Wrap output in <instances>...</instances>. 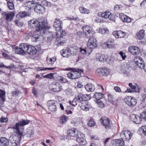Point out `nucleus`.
Instances as JSON below:
<instances>
[{
    "label": "nucleus",
    "mask_w": 146,
    "mask_h": 146,
    "mask_svg": "<svg viewBox=\"0 0 146 146\" xmlns=\"http://www.w3.org/2000/svg\"><path fill=\"white\" fill-rule=\"evenodd\" d=\"M29 122V120L22 119L18 123L15 124V125L13 127V128L14 132L20 137L15 135H11L9 138L10 142H13L16 141L17 142L20 140L21 136L23 135L24 126L28 124Z\"/></svg>",
    "instance_id": "1"
},
{
    "label": "nucleus",
    "mask_w": 146,
    "mask_h": 146,
    "mask_svg": "<svg viewBox=\"0 0 146 146\" xmlns=\"http://www.w3.org/2000/svg\"><path fill=\"white\" fill-rule=\"evenodd\" d=\"M29 26L30 28H35L37 31H42L46 27L47 25L46 19L44 17H41L38 21L33 19L28 22Z\"/></svg>",
    "instance_id": "2"
},
{
    "label": "nucleus",
    "mask_w": 146,
    "mask_h": 146,
    "mask_svg": "<svg viewBox=\"0 0 146 146\" xmlns=\"http://www.w3.org/2000/svg\"><path fill=\"white\" fill-rule=\"evenodd\" d=\"M37 4L34 8L35 11L41 13L45 11V6H49L50 3L45 0H33Z\"/></svg>",
    "instance_id": "3"
},
{
    "label": "nucleus",
    "mask_w": 146,
    "mask_h": 146,
    "mask_svg": "<svg viewBox=\"0 0 146 146\" xmlns=\"http://www.w3.org/2000/svg\"><path fill=\"white\" fill-rule=\"evenodd\" d=\"M63 23L61 20L59 19H56L54 22L53 27L57 31L56 33L58 36H61L64 34L65 32L62 30V26Z\"/></svg>",
    "instance_id": "4"
},
{
    "label": "nucleus",
    "mask_w": 146,
    "mask_h": 146,
    "mask_svg": "<svg viewBox=\"0 0 146 146\" xmlns=\"http://www.w3.org/2000/svg\"><path fill=\"white\" fill-rule=\"evenodd\" d=\"M83 70L80 69H74L67 74L68 77L71 79H75L80 77Z\"/></svg>",
    "instance_id": "5"
},
{
    "label": "nucleus",
    "mask_w": 146,
    "mask_h": 146,
    "mask_svg": "<svg viewBox=\"0 0 146 146\" xmlns=\"http://www.w3.org/2000/svg\"><path fill=\"white\" fill-rule=\"evenodd\" d=\"M29 46L26 43L21 44L19 45V48L16 49V53L19 54H26L27 53Z\"/></svg>",
    "instance_id": "6"
},
{
    "label": "nucleus",
    "mask_w": 146,
    "mask_h": 146,
    "mask_svg": "<svg viewBox=\"0 0 146 146\" xmlns=\"http://www.w3.org/2000/svg\"><path fill=\"white\" fill-rule=\"evenodd\" d=\"M124 101L129 107L131 108L135 106L137 103L136 99L131 96H128L125 98Z\"/></svg>",
    "instance_id": "7"
},
{
    "label": "nucleus",
    "mask_w": 146,
    "mask_h": 146,
    "mask_svg": "<svg viewBox=\"0 0 146 146\" xmlns=\"http://www.w3.org/2000/svg\"><path fill=\"white\" fill-rule=\"evenodd\" d=\"M83 33L87 36H93L95 33L94 31L89 26L85 25L82 28Z\"/></svg>",
    "instance_id": "8"
},
{
    "label": "nucleus",
    "mask_w": 146,
    "mask_h": 146,
    "mask_svg": "<svg viewBox=\"0 0 146 146\" xmlns=\"http://www.w3.org/2000/svg\"><path fill=\"white\" fill-rule=\"evenodd\" d=\"M132 135V133L130 131L125 130L121 132L120 134V136L121 139L122 140L128 141L131 139Z\"/></svg>",
    "instance_id": "9"
},
{
    "label": "nucleus",
    "mask_w": 146,
    "mask_h": 146,
    "mask_svg": "<svg viewBox=\"0 0 146 146\" xmlns=\"http://www.w3.org/2000/svg\"><path fill=\"white\" fill-rule=\"evenodd\" d=\"M64 34L62 35H61L58 36L56 34L53 35L52 37L53 38H56V44L57 46H59L63 45L66 43V39L64 37H62Z\"/></svg>",
    "instance_id": "10"
},
{
    "label": "nucleus",
    "mask_w": 146,
    "mask_h": 146,
    "mask_svg": "<svg viewBox=\"0 0 146 146\" xmlns=\"http://www.w3.org/2000/svg\"><path fill=\"white\" fill-rule=\"evenodd\" d=\"M109 69L106 68H99L96 70V73L100 76H107L110 74Z\"/></svg>",
    "instance_id": "11"
},
{
    "label": "nucleus",
    "mask_w": 146,
    "mask_h": 146,
    "mask_svg": "<svg viewBox=\"0 0 146 146\" xmlns=\"http://www.w3.org/2000/svg\"><path fill=\"white\" fill-rule=\"evenodd\" d=\"M96 58L97 61L102 62L108 61L109 60L108 56L100 53L96 54Z\"/></svg>",
    "instance_id": "12"
},
{
    "label": "nucleus",
    "mask_w": 146,
    "mask_h": 146,
    "mask_svg": "<svg viewBox=\"0 0 146 146\" xmlns=\"http://www.w3.org/2000/svg\"><path fill=\"white\" fill-rule=\"evenodd\" d=\"M100 120L101 123L106 129H109L110 128L111 123L108 118L106 117H102Z\"/></svg>",
    "instance_id": "13"
},
{
    "label": "nucleus",
    "mask_w": 146,
    "mask_h": 146,
    "mask_svg": "<svg viewBox=\"0 0 146 146\" xmlns=\"http://www.w3.org/2000/svg\"><path fill=\"white\" fill-rule=\"evenodd\" d=\"M97 40L93 37H91L89 39L87 42V46L90 49H94L97 46Z\"/></svg>",
    "instance_id": "14"
},
{
    "label": "nucleus",
    "mask_w": 146,
    "mask_h": 146,
    "mask_svg": "<svg viewBox=\"0 0 146 146\" xmlns=\"http://www.w3.org/2000/svg\"><path fill=\"white\" fill-rule=\"evenodd\" d=\"M2 15L5 17V20L8 21H10L12 20L15 16L14 13L13 12L8 11L3 12Z\"/></svg>",
    "instance_id": "15"
},
{
    "label": "nucleus",
    "mask_w": 146,
    "mask_h": 146,
    "mask_svg": "<svg viewBox=\"0 0 146 146\" xmlns=\"http://www.w3.org/2000/svg\"><path fill=\"white\" fill-rule=\"evenodd\" d=\"M50 88L52 91L58 92L61 90V85L58 82H54L50 85Z\"/></svg>",
    "instance_id": "16"
},
{
    "label": "nucleus",
    "mask_w": 146,
    "mask_h": 146,
    "mask_svg": "<svg viewBox=\"0 0 146 146\" xmlns=\"http://www.w3.org/2000/svg\"><path fill=\"white\" fill-rule=\"evenodd\" d=\"M41 31H37L36 29L35 31H31L30 32L29 35L32 37V39L33 41H37V40L39 38L40 33L41 32Z\"/></svg>",
    "instance_id": "17"
},
{
    "label": "nucleus",
    "mask_w": 146,
    "mask_h": 146,
    "mask_svg": "<svg viewBox=\"0 0 146 146\" xmlns=\"http://www.w3.org/2000/svg\"><path fill=\"white\" fill-rule=\"evenodd\" d=\"M47 104L48 109L50 111L53 112L56 110V102L54 100H49L47 102Z\"/></svg>",
    "instance_id": "18"
},
{
    "label": "nucleus",
    "mask_w": 146,
    "mask_h": 146,
    "mask_svg": "<svg viewBox=\"0 0 146 146\" xmlns=\"http://www.w3.org/2000/svg\"><path fill=\"white\" fill-rule=\"evenodd\" d=\"M134 61L136 64L141 69L143 68L144 66V63L142 58L139 56H136L134 58Z\"/></svg>",
    "instance_id": "19"
},
{
    "label": "nucleus",
    "mask_w": 146,
    "mask_h": 146,
    "mask_svg": "<svg viewBox=\"0 0 146 146\" xmlns=\"http://www.w3.org/2000/svg\"><path fill=\"white\" fill-rule=\"evenodd\" d=\"M131 120L137 124H139L141 123L142 118L140 117L135 115H132L130 116Z\"/></svg>",
    "instance_id": "20"
},
{
    "label": "nucleus",
    "mask_w": 146,
    "mask_h": 146,
    "mask_svg": "<svg viewBox=\"0 0 146 146\" xmlns=\"http://www.w3.org/2000/svg\"><path fill=\"white\" fill-rule=\"evenodd\" d=\"M61 53L62 56L64 57H68L72 54L71 50L69 48L63 49L61 51Z\"/></svg>",
    "instance_id": "21"
},
{
    "label": "nucleus",
    "mask_w": 146,
    "mask_h": 146,
    "mask_svg": "<svg viewBox=\"0 0 146 146\" xmlns=\"http://www.w3.org/2000/svg\"><path fill=\"white\" fill-rule=\"evenodd\" d=\"M129 51L134 55L138 54L139 52V49L136 46H130L128 48Z\"/></svg>",
    "instance_id": "22"
},
{
    "label": "nucleus",
    "mask_w": 146,
    "mask_h": 146,
    "mask_svg": "<svg viewBox=\"0 0 146 146\" xmlns=\"http://www.w3.org/2000/svg\"><path fill=\"white\" fill-rule=\"evenodd\" d=\"M82 104L81 108L84 111H88L91 108L90 104L87 101H85Z\"/></svg>",
    "instance_id": "23"
},
{
    "label": "nucleus",
    "mask_w": 146,
    "mask_h": 146,
    "mask_svg": "<svg viewBox=\"0 0 146 146\" xmlns=\"http://www.w3.org/2000/svg\"><path fill=\"white\" fill-rule=\"evenodd\" d=\"M113 34L117 38H123L125 35V33L121 30L114 31Z\"/></svg>",
    "instance_id": "24"
},
{
    "label": "nucleus",
    "mask_w": 146,
    "mask_h": 146,
    "mask_svg": "<svg viewBox=\"0 0 146 146\" xmlns=\"http://www.w3.org/2000/svg\"><path fill=\"white\" fill-rule=\"evenodd\" d=\"M35 5V4L32 1H27L25 4V8L30 13V10Z\"/></svg>",
    "instance_id": "25"
},
{
    "label": "nucleus",
    "mask_w": 146,
    "mask_h": 146,
    "mask_svg": "<svg viewBox=\"0 0 146 146\" xmlns=\"http://www.w3.org/2000/svg\"><path fill=\"white\" fill-rule=\"evenodd\" d=\"M78 133V131L75 128L69 129L67 131L68 135L72 137H77Z\"/></svg>",
    "instance_id": "26"
},
{
    "label": "nucleus",
    "mask_w": 146,
    "mask_h": 146,
    "mask_svg": "<svg viewBox=\"0 0 146 146\" xmlns=\"http://www.w3.org/2000/svg\"><path fill=\"white\" fill-rule=\"evenodd\" d=\"M119 17L123 22L130 23L131 21V18L123 13L119 14Z\"/></svg>",
    "instance_id": "27"
},
{
    "label": "nucleus",
    "mask_w": 146,
    "mask_h": 146,
    "mask_svg": "<svg viewBox=\"0 0 146 146\" xmlns=\"http://www.w3.org/2000/svg\"><path fill=\"white\" fill-rule=\"evenodd\" d=\"M37 52L36 49L33 46L29 45L27 53L31 55H35Z\"/></svg>",
    "instance_id": "28"
},
{
    "label": "nucleus",
    "mask_w": 146,
    "mask_h": 146,
    "mask_svg": "<svg viewBox=\"0 0 146 146\" xmlns=\"http://www.w3.org/2000/svg\"><path fill=\"white\" fill-rule=\"evenodd\" d=\"M97 32L103 35L108 34L109 31L106 28L103 27H99L96 30Z\"/></svg>",
    "instance_id": "29"
},
{
    "label": "nucleus",
    "mask_w": 146,
    "mask_h": 146,
    "mask_svg": "<svg viewBox=\"0 0 146 146\" xmlns=\"http://www.w3.org/2000/svg\"><path fill=\"white\" fill-rule=\"evenodd\" d=\"M145 36L144 31L142 30L137 33L136 36V38L138 40H141L143 39Z\"/></svg>",
    "instance_id": "30"
},
{
    "label": "nucleus",
    "mask_w": 146,
    "mask_h": 146,
    "mask_svg": "<svg viewBox=\"0 0 146 146\" xmlns=\"http://www.w3.org/2000/svg\"><path fill=\"white\" fill-rule=\"evenodd\" d=\"M110 15V12L109 11L105 12H100L98 13V16L105 18H107Z\"/></svg>",
    "instance_id": "31"
},
{
    "label": "nucleus",
    "mask_w": 146,
    "mask_h": 146,
    "mask_svg": "<svg viewBox=\"0 0 146 146\" xmlns=\"http://www.w3.org/2000/svg\"><path fill=\"white\" fill-rule=\"evenodd\" d=\"M85 88L88 92H93L95 89L94 86L91 83H88L85 86Z\"/></svg>",
    "instance_id": "32"
},
{
    "label": "nucleus",
    "mask_w": 146,
    "mask_h": 146,
    "mask_svg": "<svg viewBox=\"0 0 146 146\" xmlns=\"http://www.w3.org/2000/svg\"><path fill=\"white\" fill-rule=\"evenodd\" d=\"M0 141L2 146H8L9 145V140L5 137L0 138Z\"/></svg>",
    "instance_id": "33"
},
{
    "label": "nucleus",
    "mask_w": 146,
    "mask_h": 146,
    "mask_svg": "<svg viewBox=\"0 0 146 146\" xmlns=\"http://www.w3.org/2000/svg\"><path fill=\"white\" fill-rule=\"evenodd\" d=\"M68 120V117L64 115L60 118V123L61 124H65L66 123Z\"/></svg>",
    "instance_id": "34"
},
{
    "label": "nucleus",
    "mask_w": 146,
    "mask_h": 146,
    "mask_svg": "<svg viewBox=\"0 0 146 146\" xmlns=\"http://www.w3.org/2000/svg\"><path fill=\"white\" fill-rule=\"evenodd\" d=\"M124 145V141L119 139L116 140L113 143V146H123Z\"/></svg>",
    "instance_id": "35"
},
{
    "label": "nucleus",
    "mask_w": 146,
    "mask_h": 146,
    "mask_svg": "<svg viewBox=\"0 0 146 146\" xmlns=\"http://www.w3.org/2000/svg\"><path fill=\"white\" fill-rule=\"evenodd\" d=\"M56 60V58L55 57H52L49 58H47V64L50 66H52Z\"/></svg>",
    "instance_id": "36"
},
{
    "label": "nucleus",
    "mask_w": 146,
    "mask_h": 146,
    "mask_svg": "<svg viewBox=\"0 0 146 146\" xmlns=\"http://www.w3.org/2000/svg\"><path fill=\"white\" fill-rule=\"evenodd\" d=\"M77 141L80 145H85L86 144V141L85 139L82 137H77L76 139Z\"/></svg>",
    "instance_id": "37"
},
{
    "label": "nucleus",
    "mask_w": 146,
    "mask_h": 146,
    "mask_svg": "<svg viewBox=\"0 0 146 146\" xmlns=\"http://www.w3.org/2000/svg\"><path fill=\"white\" fill-rule=\"evenodd\" d=\"M103 94L101 93H96L94 95L93 97L97 101L100 100L102 98Z\"/></svg>",
    "instance_id": "38"
},
{
    "label": "nucleus",
    "mask_w": 146,
    "mask_h": 146,
    "mask_svg": "<svg viewBox=\"0 0 146 146\" xmlns=\"http://www.w3.org/2000/svg\"><path fill=\"white\" fill-rule=\"evenodd\" d=\"M30 14V13L29 12L27 13L25 12H20L19 14L17 15V16L18 17H20L21 18L24 17L27 15H29Z\"/></svg>",
    "instance_id": "39"
},
{
    "label": "nucleus",
    "mask_w": 146,
    "mask_h": 146,
    "mask_svg": "<svg viewBox=\"0 0 146 146\" xmlns=\"http://www.w3.org/2000/svg\"><path fill=\"white\" fill-rule=\"evenodd\" d=\"M74 98L78 103H80L82 104L85 101L83 100V96L81 94L76 96Z\"/></svg>",
    "instance_id": "40"
},
{
    "label": "nucleus",
    "mask_w": 146,
    "mask_h": 146,
    "mask_svg": "<svg viewBox=\"0 0 146 146\" xmlns=\"http://www.w3.org/2000/svg\"><path fill=\"white\" fill-rule=\"evenodd\" d=\"M139 132L144 135H146V126H142L138 130Z\"/></svg>",
    "instance_id": "41"
},
{
    "label": "nucleus",
    "mask_w": 146,
    "mask_h": 146,
    "mask_svg": "<svg viewBox=\"0 0 146 146\" xmlns=\"http://www.w3.org/2000/svg\"><path fill=\"white\" fill-rule=\"evenodd\" d=\"M79 10L80 13H82L88 14L90 13V11L89 10L83 7H80Z\"/></svg>",
    "instance_id": "42"
},
{
    "label": "nucleus",
    "mask_w": 146,
    "mask_h": 146,
    "mask_svg": "<svg viewBox=\"0 0 146 146\" xmlns=\"http://www.w3.org/2000/svg\"><path fill=\"white\" fill-rule=\"evenodd\" d=\"M114 42L113 40H110L107 42L106 43L107 46L108 48H111L114 46Z\"/></svg>",
    "instance_id": "43"
},
{
    "label": "nucleus",
    "mask_w": 146,
    "mask_h": 146,
    "mask_svg": "<svg viewBox=\"0 0 146 146\" xmlns=\"http://www.w3.org/2000/svg\"><path fill=\"white\" fill-rule=\"evenodd\" d=\"M5 92L4 91L0 90V98L3 102L5 101Z\"/></svg>",
    "instance_id": "44"
},
{
    "label": "nucleus",
    "mask_w": 146,
    "mask_h": 146,
    "mask_svg": "<svg viewBox=\"0 0 146 146\" xmlns=\"http://www.w3.org/2000/svg\"><path fill=\"white\" fill-rule=\"evenodd\" d=\"M95 124V122L92 119H90L89 120L87 123V125L90 127H94Z\"/></svg>",
    "instance_id": "45"
},
{
    "label": "nucleus",
    "mask_w": 146,
    "mask_h": 146,
    "mask_svg": "<svg viewBox=\"0 0 146 146\" xmlns=\"http://www.w3.org/2000/svg\"><path fill=\"white\" fill-rule=\"evenodd\" d=\"M12 95L13 96H19L22 94L21 92L18 90L12 92L11 93Z\"/></svg>",
    "instance_id": "46"
},
{
    "label": "nucleus",
    "mask_w": 146,
    "mask_h": 146,
    "mask_svg": "<svg viewBox=\"0 0 146 146\" xmlns=\"http://www.w3.org/2000/svg\"><path fill=\"white\" fill-rule=\"evenodd\" d=\"M141 117L142 119L146 120V108L140 114Z\"/></svg>",
    "instance_id": "47"
},
{
    "label": "nucleus",
    "mask_w": 146,
    "mask_h": 146,
    "mask_svg": "<svg viewBox=\"0 0 146 146\" xmlns=\"http://www.w3.org/2000/svg\"><path fill=\"white\" fill-rule=\"evenodd\" d=\"M78 48L76 46H75L74 48H72V50H71V52H72V55L73 56L76 55L78 53Z\"/></svg>",
    "instance_id": "48"
},
{
    "label": "nucleus",
    "mask_w": 146,
    "mask_h": 146,
    "mask_svg": "<svg viewBox=\"0 0 146 146\" xmlns=\"http://www.w3.org/2000/svg\"><path fill=\"white\" fill-rule=\"evenodd\" d=\"M96 102L98 105V106L100 108H102L104 106V103L100 100H97Z\"/></svg>",
    "instance_id": "49"
},
{
    "label": "nucleus",
    "mask_w": 146,
    "mask_h": 146,
    "mask_svg": "<svg viewBox=\"0 0 146 146\" xmlns=\"http://www.w3.org/2000/svg\"><path fill=\"white\" fill-rule=\"evenodd\" d=\"M12 2L13 1L8 2L7 3L8 7L10 10H13L14 8V4L12 3Z\"/></svg>",
    "instance_id": "50"
},
{
    "label": "nucleus",
    "mask_w": 146,
    "mask_h": 146,
    "mask_svg": "<svg viewBox=\"0 0 146 146\" xmlns=\"http://www.w3.org/2000/svg\"><path fill=\"white\" fill-rule=\"evenodd\" d=\"M70 104L74 106H75L78 103L76 100H75V98L72 101H70Z\"/></svg>",
    "instance_id": "51"
},
{
    "label": "nucleus",
    "mask_w": 146,
    "mask_h": 146,
    "mask_svg": "<svg viewBox=\"0 0 146 146\" xmlns=\"http://www.w3.org/2000/svg\"><path fill=\"white\" fill-rule=\"evenodd\" d=\"M26 134L27 136L29 137H31L33 135L32 130L31 129H28L27 131Z\"/></svg>",
    "instance_id": "52"
},
{
    "label": "nucleus",
    "mask_w": 146,
    "mask_h": 146,
    "mask_svg": "<svg viewBox=\"0 0 146 146\" xmlns=\"http://www.w3.org/2000/svg\"><path fill=\"white\" fill-rule=\"evenodd\" d=\"M69 20H73L75 21H79L80 20L79 18L76 16H71L69 18Z\"/></svg>",
    "instance_id": "53"
},
{
    "label": "nucleus",
    "mask_w": 146,
    "mask_h": 146,
    "mask_svg": "<svg viewBox=\"0 0 146 146\" xmlns=\"http://www.w3.org/2000/svg\"><path fill=\"white\" fill-rule=\"evenodd\" d=\"M77 35L79 37L82 38L85 35L84 33H82L81 31H78L77 33Z\"/></svg>",
    "instance_id": "54"
},
{
    "label": "nucleus",
    "mask_w": 146,
    "mask_h": 146,
    "mask_svg": "<svg viewBox=\"0 0 146 146\" xmlns=\"http://www.w3.org/2000/svg\"><path fill=\"white\" fill-rule=\"evenodd\" d=\"M79 122L77 121L76 119H74L71 121V123L72 124H74L75 125L77 126L80 123H79Z\"/></svg>",
    "instance_id": "55"
},
{
    "label": "nucleus",
    "mask_w": 146,
    "mask_h": 146,
    "mask_svg": "<svg viewBox=\"0 0 146 146\" xmlns=\"http://www.w3.org/2000/svg\"><path fill=\"white\" fill-rule=\"evenodd\" d=\"M108 18L110 19V20L114 21H115V19L114 18V16L113 14H112L110 12V15L109 16V17Z\"/></svg>",
    "instance_id": "56"
},
{
    "label": "nucleus",
    "mask_w": 146,
    "mask_h": 146,
    "mask_svg": "<svg viewBox=\"0 0 146 146\" xmlns=\"http://www.w3.org/2000/svg\"><path fill=\"white\" fill-rule=\"evenodd\" d=\"M20 140L19 141H18L17 142L16 141H14L13 142H11V143L12 146H19V143Z\"/></svg>",
    "instance_id": "57"
},
{
    "label": "nucleus",
    "mask_w": 146,
    "mask_h": 146,
    "mask_svg": "<svg viewBox=\"0 0 146 146\" xmlns=\"http://www.w3.org/2000/svg\"><path fill=\"white\" fill-rule=\"evenodd\" d=\"M53 77V75L52 74L50 73L48 74L45 76H43V78H46L51 79Z\"/></svg>",
    "instance_id": "58"
},
{
    "label": "nucleus",
    "mask_w": 146,
    "mask_h": 146,
    "mask_svg": "<svg viewBox=\"0 0 146 146\" xmlns=\"http://www.w3.org/2000/svg\"><path fill=\"white\" fill-rule=\"evenodd\" d=\"M119 54L122 57L123 59L124 60L125 59V58L126 57V56H125V53L121 51H120Z\"/></svg>",
    "instance_id": "59"
},
{
    "label": "nucleus",
    "mask_w": 146,
    "mask_h": 146,
    "mask_svg": "<svg viewBox=\"0 0 146 146\" xmlns=\"http://www.w3.org/2000/svg\"><path fill=\"white\" fill-rule=\"evenodd\" d=\"M15 24H16L17 26L19 27H21L23 25V24L22 23L20 22L18 20H16L15 21Z\"/></svg>",
    "instance_id": "60"
},
{
    "label": "nucleus",
    "mask_w": 146,
    "mask_h": 146,
    "mask_svg": "<svg viewBox=\"0 0 146 146\" xmlns=\"http://www.w3.org/2000/svg\"><path fill=\"white\" fill-rule=\"evenodd\" d=\"M8 120L7 118L4 117H2L0 119V121L1 122H6Z\"/></svg>",
    "instance_id": "61"
},
{
    "label": "nucleus",
    "mask_w": 146,
    "mask_h": 146,
    "mask_svg": "<svg viewBox=\"0 0 146 146\" xmlns=\"http://www.w3.org/2000/svg\"><path fill=\"white\" fill-rule=\"evenodd\" d=\"M133 92H135V90H132L131 89L129 88L127 89L125 91L123 92L124 93H132Z\"/></svg>",
    "instance_id": "62"
},
{
    "label": "nucleus",
    "mask_w": 146,
    "mask_h": 146,
    "mask_svg": "<svg viewBox=\"0 0 146 146\" xmlns=\"http://www.w3.org/2000/svg\"><path fill=\"white\" fill-rule=\"evenodd\" d=\"M114 89L116 92H121L120 88L118 86H115L114 88Z\"/></svg>",
    "instance_id": "63"
},
{
    "label": "nucleus",
    "mask_w": 146,
    "mask_h": 146,
    "mask_svg": "<svg viewBox=\"0 0 146 146\" xmlns=\"http://www.w3.org/2000/svg\"><path fill=\"white\" fill-rule=\"evenodd\" d=\"M36 70L37 71H40L45 70V68L44 67H36Z\"/></svg>",
    "instance_id": "64"
}]
</instances>
